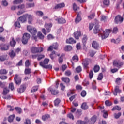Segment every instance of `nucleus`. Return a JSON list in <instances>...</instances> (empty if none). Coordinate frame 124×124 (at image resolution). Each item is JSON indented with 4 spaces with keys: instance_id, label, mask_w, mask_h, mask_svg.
Instances as JSON below:
<instances>
[{
    "instance_id": "28",
    "label": "nucleus",
    "mask_w": 124,
    "mask_h": 124,
    "mask_svg": "<svg viewBox=\"0 0 124 124\" xmlns=\"http://www.w3.org/2000/svg\"><path fill=\"white\" fill-rule=\"evenodd\" d=\"M9 93V89L7 87H5L3 90V95H6Z\"/></svg>"
},
{
    "instance_id": "38",
    "label": "nucleus",
    "mask_w": 124,
    "mask_h": 124,
    "mask_svg": "<svg viewBox=\"0 0 124 124\" xmlns=\"http://www.w3.org/2000/svg\"><path fill=\"white\" fill-rule=\"evenodd\" d=\"M39 86H35L32 87L31 93H34L38 91Z\"/></svg>"
},
{
    "instance_id": "36",
    "label": "nucleus",
    "mask_w": 124,
    "mask_h": 124,
    "mask_svg": "<svg viewBox=\"0 0 124 124\" xmlns=\"http://www.w3.org/2000/svg\"><path fill=\"white\" fill-rule=\"evenodd\" d=\"M67 68V66H66V65H62L60 67V70L64 72Z\"/></svg>"
},
{
    "instance_id": "50",
    "label": "nucleus",
    "mask_w": 124,
    "mask_h": 124,
    "mask_svg": "<svg viewBox=\"0 0 124 124\" xmlns=\"http://www.w3.org/2000/svg\"><path fill=\"white\" fill-rule=\"evenodd\" d=\"M9 88L11 90V91H13V90H14V84H13V82H11L9 84Z\"/></svg>"
},
{
    "instance_id": "49",
    "label": "nucleus",
    "mask_w": 124,
    "mask_h": 124,
    "mask_svg": "<svg viewBox=\"0 0 124 124\" xmlns=\"http://www.w3.org/2000/svg\"><path fill=\"white\" fill-rule=\"evenodd\" d=\"M99 69H100V67L98 65H96L94 67V71L95 72H98Z\"/></svg>"
},
{
    "instance_id": "3",
    "label": "nucleus",
    "mask_w": 124,
    "mask_h": 124,
    "mask_svg": "<svg viewBox=\"0 0 124 124\" xmlns=\"http://www.w3.org/2000/svg\"><path fill=\"white\" fill-rule=\"evenodd\" d=\"M52 27H53V24L52 23H46L45 25V28H46V30H45V29H42V31L43 33L46 35L47 34V32L49 33L51 31V28Z\"/></svg>"
},
{
    "instance_id": "58",
    "label": "nucleus",
    "mask_w": 124,
    "mask_h": 124,
    "mask_svg": "<svg viewBox=\"0 0 124 124\" xmlns=\"http://www.w3.org/2000/svg\"><path fill=\"white\" fill-rule=\"evenodd\" d=\"M0 74H7V71L6 69L0 70Z\"/></svg>"
},
{
    "instance_id": "59",
    "label": "nucleus",
    "mask_w": 124,
    "mask_h": 124,
    "mask_svg": "<svg viewBox=\"0 0 124 124\" xmlns=\"http://www.w3.org/2000/svg\"><path fill=\"white\" fill-rule=\"evenodd\" d=\"M6 82L0 81V88H4Z\"/></svg>"
},
{
    "instance_id": "10",
    "label": "nucleus",
    "mask_w": 124,
    "mask_h": 124,
    "mask_svg": "<svg viewBox=\"0 0 124 124\" xmlns=\"http://www.w3.org/2000/svg\"><path fill=\"white\" fill-rule=\"evenodd\" d=\"M55 21H57L58 24H65L66 23V20L62 17H61L59 19L57 17V16H55Z\"/></svg>"
},
{
    "instance_id": "4",
    "label": "nucleus",
    "mask_w": 124,
    "mask_h": 124,
    "mask_svg": "<svg viewBox=\"0 0 124 124\" xmlns=\"http://www.w3.org/2000/svg\"><path fill=\"white\" fill-rule=\"evenodd\" d=\"M31 52L33 54H36V53H41L43 51V48L40 47H37L36 46H32L31 48Z\"/></svg>"
},
{
    "instance_id": "30",
    "label": "nucleus",
    "mask_w": 124,
    "mask_h": 124,
    "mask_svg": "<svg viewBox=\"0 0 124 124\" xmlns=\"http://www.w3.org/2000/svg\"><path fill=\"white\" fill-rule=\"evenodd\" d=\"M9 55L12 59H13L15 57H16V53L14 51L12 50L11 52L9 53Z\"/></svg>"
},
{
    "instance_id": "7",
    "label": "nucleus",
    "mask_w": 124,
    "mask_h": 124,
    "mask_svg": "<svg viewBox=\"0 0 124 124\" xmlns=\"http://www.w3.org/2000/svg\"><path fill=\"white\" fill-rule=\"evenodd\" d=\"M92 62V61L90 59H85L83 60L82 64L84 67V68H88L89 64Z\"/></svg>"
},
{
    "instance_id": "64",
    "label": "nucleus",
    "mask_w": 124,
    "mask_h": 124,
    "mask_svg": "<svg viewBox=\"0 0 124 124\" xmlns=\"http://www.w3.org/2000/svg\"><path fill=\"white\" fill-rule=\"evenodd\" d=\"M2 5L4 6H7L8 5V2L6 0H3L2 1Z\"/></svg>"
},
{
    "instance_id": "26",
    "label": "nucleus",
    "mask_w": 124,
    "mask_h": 124,
    "mask_svg": "<svg viewBox=\"0 0 124 124\" xmlns=\"http://www.w3.org/2000/svg\"><path fill=\"white\" fill-rule=\"evenodd\" d=\"M14 118H15V115L13 114L12 115H10L8 118V121L9 123H12L13 122V120H14Z\"/></svg>"
},
{
    "instance_id": "11",
    "label": "nucleus",
    "mask_w": 124,
    "mask_h": 124,
    "mask_svg": "<svg viewBox=\"0 0 124 124\" xmlns=\"http://www.w3.org/2000/svg\"><path fill=\"white\" fill-rule=\"evenodd\" d=\"M58 47H59L58 43H54L52 46H50L48 47L47 51H53V49H54V50H57V49H58Z\"/></svg>"
},
{
    "instance_id": "20",
    "label": "nucleus",
    "mask_w": 124,
    "mask_h": 124,
    "mask_svg": "<svg viewBox=\"0 0 124 124\" xmlns=\"http://www.w3.org/2000/svg\"><path fill=\"white\" fill-rule=\"evenodd\" d=\"M25 90H26V86L24 85H21L20 88L18 90V92L19 93H22L25 92Z\"/></svg>"
},
{
    "instance_id": "52",
    "label": "nucleus",
    "mask_w": 124,
    "mask_h": 124,
    "mask_svg": "<svg viewBox=\"0 0 124 124\" xmlns=\"http://www.w3.org/2000/svg\"><path fill=\"white\" fill-rule=\"evenodd\" d=\"M73 9L74 10V11H76L79 9V7H77V5H76V3H74L73 4Z\"/></svg>"
},
{
    "instance_id": "44",
    "label": "nucleus",
    "mask_w": 124,
    "mask_h": 124,
    "mask_svg": "<svg viewBox=\"0 0 124 124\" xmlns=\"http://www.w3.org/2000/svg\"><path fill=\"white\" fill-rule=\"evenodd\" d=\"M26 67H29L31 65V62H30L29 60H27L25 62Z\"/></svg>"
},
{
    "instance_id": "27",
    "label": "nucleus",
    "mask_w": 124,
    "mask_h": 124,
    "mask_svg": "<svg viewBox=\"0 0 124 124\" xmlns=\"http://www.w3.org/2000/svg\"><path fill=\"white\" fill-rule=\"evenodd\" d=\"M81 108L83 110H87L89 108V106L87 105V103H83L81 106Z\"/></svg>"
},
{
    "instance_id": "45",
    "label": "nucleus",
    "mask_w": 124,
    "mask_h": 124,
    "mask_svg": "<svg viewBox=\"0 0 124 124\" xmlns=\"http://www.w3.org/2000/svg\"><path fill=\"white\" fill-rule=\"evenodd\" d=\"M9 111H10V112H13V111H14V109L15 108H13V107L11 106V105H8L7 106Z\"/></svg>"
},
{
    "instance_id": "22",
    "label": "nucleus",
    "mask_w": 124,
    "mask_h": 124,
    "mask_svg": "<svg viewBox=\"0 0 124 124\" xmlns=\"http://www.w3.org/2000/svg\"><path fill=\"white\" fill-rule=\"evenodd\" d=\"M26 15H27V18H28V19L29 24H31V22H32L33 17L31 15H29L28 14H27Z\"/></svg>"
},
{
    "instance_id": "1",
    "label": "nucleus",
    "mask_w": 124,
    "mask_h": 124,
    "mask_svg": "<svg viewBox=\"0 0 124 124\" xmlns=\"http://www.w3.org/2000/svg\"><path fill=\"white\" fill-rule=\"evenodd\" d=\"M99 28V25H96L93 29V32L95 34L100 32L99 34V36L102 38V39H105L109 36L110 32H111V30L109 29L106 30L105 31H103L102 29H98Z\"/></svg>"
},
{
    "instance_id": "29",
    "label": "nucleus",
    "mask_w": 124,
    "mask_h": 124,
    "mask_svg": "<svg viewBox=\"0 0 124 124\" xmlns=\"http://www.w3.org/2000/svg\"><path fill=\"white\" fill-rule=\"evenodd\" d=\"M50 92H51V94L53 95H57V94H59V91L56 90H50Z\"/></svg>"
},
{
    "instance_id": "55",
    "label": "nucleus",
    "mask_w": 124,
    "mask_h": 124,
    "mask_svg": "<svg viewBox=\"0 0 124 124\" xmlns=\"http://www.w3.org/2000/svg\"><path fill=\"white\" fill-rule=\"evenodd\" d=\"M36 15H38V16H41V17L43 16V12H42L41 11L36 12Z\"/></svg>"
},
{
    "instance_id": "63",
    "label": "nucleus",
    "mask_w": 124,
    "mask_h": 124,
    "mask_svg": "<svg viewBox=\"0 0 124 124\" xmlns=\"http://www.w3.org/2000/svg\"><path fill=\"white\" fill-rule=\"evenodd\" d=\"M45 56L44 55H40L38 56L37 60L38 61H40L41 60H42V59L44 58Z\"/></svg>"
},
{
    "instance_id": "40",
    "label": "nucleus",
    "mask_w": 124,
    "mask_h": 124,
    "mask_svg": "<svg viewBox=\"0 0 124 124\" xmlns=\"http://www.w3.org/2000/svg\"><path fill=\"white\" fill-rule=\"evenodd\" d=\"M121 107L119 106H116L112 108V111H115V110H117L118 111H121Z\"/></svg>"
},
{
    "instance_id": "2",
    "label": "nucleus",
    "mask_w": 124,
    "mask_h": 124,
    "mask_svg": "<svg viewBox=\"0 0 124 124\" xmlns=\"http://www.w3.org/2000/svg\"><path fill=\"white\" fill-rule=\"evenodd\" d=\"M27 30L29 32H30L32 34L34 40L37 39V36H35L36 33H37V30L34 27H32L31 26H27Z\"/></svg>"
},
{
    "instance_id": "16",
    "label": "nucleus",
    "mask_w": 124,
    "mask_h": 124,
    "mask_svg": "<svg viewBox=\"0 0 124 124\" xmlns=\"http://www.w3.org/2000/svg\"><path fill=\"white\" fill-rule=\"evenodd\" d=\"M9 49V45H3L2 46L0 50L1 51H7V50Z\"/></svg>"
},
{
    "instance_id": "53",
    "label": "nucleus",
    "mask_w": 124,
    "mask_h": 124,
    "mask_svg": "<svg viewBox=\"0 0 124 124\" xmlns=\"http://www.w3.org/2000/svg\"><path fill=\"white\" fill-rule=\"evenodd\" d=\"M76 71L78 73H79V72L82 71V67H81L80 66H78L76 68Z\"/></svg>"
},
{
    "instance_id": "47",
    "label": "nucleus",
    "mask_w": 124,
    "mask_h": 124,
    "mask_svg": "<svg viewBox=\"0 0 124 124\" xmlns=\"http://www.w3.org/2000/svg\"><path fill=\"white\" fill-rule=\"evenodd\" d=\"M95 16V14H92L88 16V18L89 20H92V19H93Z\"/></svg>"
},
{
    "instance_id": "54",
    "label": "nucleus",
    "mask_w": 124,
    "mask_h": 124,
    "mask_svg": "<svg viewBox=\"0 0 124 124\" xmlns=\"http://www.w3.org/2000/svg\"><path fill=\"white\" fill-rule=\"evenodd\" d=\"M120 116H122V113L121 112H119L118 114H114V118H115V119H119Z\"/></svg>"
},
{
    "instance_id": "15",
    "label": "nucleus",
    "mask_w": 124,
    "mask_h": 124,
    "mask_svg": "<svg viewBox=\"0 0 124 124\" xmlns=\"http://www.w3.org/2000/svg\"><path fill=\"white\" fill-rule=\"evenodd\" d=\"M66 43L68 44H73V43H76V41L73 38H70L66 40Z\"/></svg>"
},
{
    "instance_id": "9",
    "label": "nucleus",
    "mask_w": 124,
    "mask_h": 124,
    "mask_svg": "<svg viewBox=\"0 0 124 124\" xmlns=\"http://www.w3.org/2000/svg\"><path fill=\"white\" fill-rule=\"evenodd\" d=\"M123 64H124V63L120 61L115 60L113 62V65L115 67H118V68H121V66L123 65Z\"/></svg>"
},
{
    "instance_id": "17",
    "label": "nucleus",
    "mask_w": 124,
    "mask_h": 124,
    "mask_svg": "<svg viewBox=\"0 0 124 124\" xmlns=\"http://www.w3.org/2000/svg\"><path fill=\"white\" fill-rule=\"evenodd\" d=\"M65 6V4L64 3H62L58 4H57L55 7L54 9H59V8H62L63 7H64Z\"/></svg>"
},
{
    "instance_id": "48",
    "label": "nucleus",
    "mask_w": 124,
    "mask_h": 124,
    "mask_svg": "<svg viewBox=\"0 0 124 124\" xmlns=\"http://www.w3.org/2000/svg\"><path fill=\"white\" fill-rule=\"evenodd\" d=\"M103 79V74L100 73L98 76L97 80H99V81H101Z\"/></svg>"
},
{
    "instance_id": "24",
    "label": "nucleus",
    "mask_w": 124,
    "mask_h": 124,
    "mask_svg": "<svg viewBox=\"0 0 124 124\" xmlns=\"http://www.w3.org/2000/svg\"><path fill=\"white\" fill-rule=\"evenodd\" d=\"M73 49L72 46L70 45H67L64 47V50L67 52H69L70 51H71Z\"/></svg>"
},
{
    "instance_id": "42",
    "label": "nucleus",
    "mask_w": 124,
    "mask_h": 124,
    "mask_svg": "<svg viewBox=\"0 0 124 124\" xmlns=\"http://www.w3.org/2000/svg\"><path fill=\"white\" fill-rule=\"evenodd\" d=\"M56 56V52L55 51H52L51 54L50 55V58L51 59V60H53L54 57Z\"/></svg>"
},
{
    "instance_id": "21",
    "label": "nucleus",
    "mask_w": 124,
    "mask_h": 124,
    "mask_svg": "<svg viewBox=\"0 0 124 124\" xmlns=\"http://www.w3.org/2000/svg\"><path fill=\"white\" fill-rule=\"evenodd\" d=\"M78 60H79V58H78V56L75 55L73 57L72 60H71V62L72 64H73V62H77Z\"/></svg>"
},
{
    "instance_id": "57",
    "label": "nucleus",
    "mask_w": 124,
    "mask_h": 124,
    "mask_svg": "<svg viewBox=\"0 0 124 124\" xmlns=\"http://www.w3.org/2000/svg\"><path fill=\"white\" fill-rule=\"evenodd\" d=\"M115 92H116V93H122V91L119 89V86H115Z\"/></svg>"
},
{
    "instance_id": "35",
    "label": "nucleus",
    "mask_w": 124,
    "mask_h": 124,
    "mask_svg": "<svg viewBox=\"0 0 124 124\" xmlns=\"http://www.w3.org/2000/svg\"><path fill=\"white\" fill-rule=\"evenodd\" d=\"M37 37H39L40 39H44V35L42 34V33L41 32H39Z\"/></svg>"
},
{
    "instance_id": "12",
    "label": "nucleus",
    "mask_w": 124,
    "mask_h": 124,
    "mask_svg": "<svg viewBox=\"0 0 124 124\" xmlns=\"http://www.w3.org/2000/svg\"><path fill=\"white\" fill-rule=\"evenodd\" d=\"M96 119H97V118H96V116H93L91 119H90L88 122H87V124L88 123L89 124H93L95 123V122H96Z\"/></svg>"
},
{
    "instance_id": "5",
    "label": "nucleus",
    "mask_w": 124,
    "mask_h": 124,
    "mask_svg": "<svg viewBox=\"0 0 124 124\" xmlns=\"http://www.w3.org/2000/svg\"><path fill=\"white\" fill-rule=\"evenodd\" d=\"M30 38H31V35H30V34L28 33H24L22 39V43L23 44H27Z\"/></svg>"
},
{
    "instance_id": "39",
    "label": "nucleus",
    "mask_w": 124,
    "mask_h": 124,
    "mask_svg": "<svg viewBox=\"0 0 124 124\" xmlns=\"http://www.w3.org/2000/svg\"><path fill=\"white\" fill-rule=\"evenodd\" d=\"M43 65V68H45L46 69H52V65Z\"/></svg>"
},
{
    "instance_id": "25",
    "label": "nucleus",
    "mask_w": 124,
    "mask_h": 124,
    "mask_svg": "<svg viewBox=\"0 0 124 124\" xmlns=\"http://www.w3.org/2000/svg\"><path fill=\"white\" fill-rule=\"evenodd\" d=\"M82 43L84 46H86V43H87V40H88V36L84 35L82 38Z\"/></svg>"
},
{
    "instance_id": "37",
    "label": "nucleus",
    "mask_w": 124,
    "mask_h": 124,
    "mask_svg": "<svg viewBox=\"0 0 124 124\" xmlns=\"http://www.w3.org/2000/svg\"><path fill=\"white\" fill-rule=\"evenodd\" d=\"M24 73L26 75L28 74H31V70L30 68H26L25 69Z\"/></svg>"
},
{
    "instance_id": "41",
    "label": "nucleus",
    "mask_w": 124,
    "mask_h": 124,
    "mask_svg": "<svg viewBox=\"0 0 124 124\" xmlns=\"http://www.w3.org/2000/svg\"><path fill=\"white\" fill-rule=\"evenodd\" d=\"M49 118H50V115H49V114H46L42 116V120L43 121H46V120H48Z\"/></svg>"
},
{
    "instance_id": "46",
    "label": "nucleus",
    "mask_w": 124,
    "mask_h": 124,
    "mask_svg": "<svg viewBox=\"0 0 124 124\" xmlns=\"http://www.w3.org/2000/svg\"><path fill=\"white\" fill-rule=\"evenodd\" d=\"M23 0H15L13 2L14 4H19V3H22Z\"/></svg>"
},
{
    "instance_id": "18",
    "label": "nucleus",
    "mask_w": 124,
    "mask_h": 124,
    "mask_svg": "<svg viewBox=\"0 0 124 124\" xmlns=\"http://www.w3.org/2000/svg\"><path fill=\"white\" fill-rule=\"evenodd\" d=\"M92 47L94 48V49H98V48H99V44H98L96 41H93L92 43Z\"/></svg>"
},
{
    "instance_id": "33",
    "label": "nucleus",
    "mask_w": 124,
    "mask_h": 124,
    "mask_svg": "<svg viewBox=\"0 0 124 124\" xmlns=\"http://www.w3.org/2000/svg\"><path fill=\"white\" fill-rule=\"evenodd\" d=\"M10 44L11 46H14L15 45H16V41L14 40V38H12V41H10Z\"/></svg>"
},
{
    "instance_id": "56",
    "label": "nucleus",
    "mask_w": 124,
    "mask_h": 124,
    "mask_svg": "<svg viewBox=\"0 0 124 124\" xmlns=\"http://www.w3.org/2000/svg\"><path fill=\"white\" fill-rule=\"evenodd\" d=\"M60 102H61V100H60L59 99H56L54 101V104L55 106L59 105Z\"/></svg>"
},
{
    "instance_id": "8",
    "label": "nucleus",
    "mask_w": 124,
    "mask_h": 124,
    "mask_svg": "<svg viewBox=\"0 0 124 124\" xmlns=\"http://www.w3.org/2000/svg\"><path fill=\"white\" fill-rule=\"evenodd\" d=\"M123 21H124V17H121L120 15L116 16L115 18V24H121L123 23Z\"/></svg>"
},
{
    "instance_id": "43",
    "label": "nucleus",
    "mask_w": 124,
    "mask_h": 124,
    "mask_svg": "<svg viewBox=\"0 0 124 124\" xmlns=\"http://www.w3.org/2000/svg\"><path fill=\"white\" fill-rule=\"evenodd\" d=\"M76 124H88V122L82 120H78Z\"/></svg>"
},
{
    "instance_id": "23",
    "label": "nucleus",
    "mask_w": 124,
    "mask_h": 124,
    "mask_svg": "<svg viewBox=\"0 0 124 124\" xmlns=\"http://www.w3.org/2000/svg\"><path fill=\"white\" fill-rule=\"evenodd\" d=\"M81 20H82V18H81V16L80 15V14H78L75 19V22L76 24H78V23H79L80 21H81Z\"/></svg>"
},
{
    "instance_id": "6",
    "label": "nucleus",
    "mask_w": 124,
    "mask_h": 124,
    "mask_svg": "<svg viewBox=\"0 0 124 124\" xmlns=\"http://www.w3.org/2000/svg\"><path fill=\"white\" fill-rule=\"evenodd\" d=\"M14 81L16 85H21L22 82V78L20 77L18 74H16L14 78Z\"/></svg>"
},
{
    "instance_id": "34",
    "label": "nucleus",
    "mask_w": 124,
    "mask_h": 124,
    "mask_svg": "<svg viewBox=\"0 0 124 124\" xmlns=\"http://www.w3.org/2000/svg\"><path fill=\"white\" fill-rule=\"evenodd\" d=\"M7 58V55H2L0 56V60L1 62H4L6 60V58Z\"/></svg>"
},
{
    "instance_id": "19",
    "label": "nucleus",
    "mask_w": 124,
    "mask_h": 124,
    "mask_svg": "<svg viewBox=\"0 0 124 124\" xmlns=\"http://www.w3.org/2000/svg\"><path fill=\"white\" fill-rule=\"evenodd\" d=\"M74 37L76 38V39H79V37L81 36V31H76L74 33Z\"/></svg>"
},
{
    "instance_id": "13",
    "label": "nucleus",
    "mask_w": 124,
    "mask_h": 124,
    "mask_svg": "<svg viewBox=\"0 0 124 124\" xmlns=\"http://www.w3.org/2000/svg\"><path fill=\"white\" fill-rule=\"evenodd\" d=\"M49 62H50V60L49 59L46 58L43 62H40V65L42 66V67H43V65H46V64H48V63H49Z\"/></svg>"
},
{
    "instance_id": "60",
    "label": "nucleus",
    "mask_w": 124,
    "mask_h": 124,
    "mask_svg": "<svg viewBox=\"0 0 124 124\" xmlns=\"http://www.w3.org/2000/svg\"><path fill=\"white\" fill-rule=\"evenodd\" d=\"M67 117L69 119H71V120H74V116H73V114L71 113H69L67 115Z\"/></svg>"
},
{
    "instance_id": "14",
    "label": "nucleus",
    "mask_w": 124,
    "mask_h": 124,
    "mask_svg": "<svg viewBox=\"0 0 124 124\" xmlns=\"http://www.w3.org/2000/svg\"><path fill=\"white\" fill-rule=\"evenodd\" d=\"M19 20L21 23L27 22V14L24 15L19 18Z\"/></svg>"
},
{
    "instance_id": "32",
    "label": "nucleus",
    "mask_w": 124,
    "mask_h": 124,
    "mask_svg": "<svg viewBox=\"0 0 124 124\" xmlns=\"http://www.w3.org/2000/svg\"><path fill=\"white\" fill-rule=\"evenodd\" d=\"M15 110L18 113V114H21L22 112V108L19 107H16L15 108Z\"/></svg>"
},
{
    "instance_id": "62",
    "label": "nucleus",
    "mask_w": 124,
    "mask_h": 124,
    "mask_svg": "<svg viewBox=\"0 0 124 124\" xmlns=\"http://www.w3.org/2000/svg\"><path fill=\"white\" fill-rule=\"evenodd\" d=\"M63 62V56H61L59 59V63H62Z\"/></svg>"
},
{
    "instance_id": "31",
    "label": "nucleus",
    "mask_w": 124,
    "mask_h": 124,
    "mask_svg": "<svg viewBox=\"0 0 124 124\" xmlns=\"http://www.w3.org/2000/svg\"><path fill=\"white\" fill-rule=\"evenodd\" d=\"M62 81L63 82H64L65 83H69L70 80L69 79V78H64L62 77L61 78Z\"/></svg>"
},
{
    "instance_id": "61",
    "label": "nucleus",
    "mask_w": 124,
    "mask_h": 124,
    "mask_svg": "<svg viewBox=\"0 0 124 124\" xmlns=\"http://www.w3.org/2000/svg\"><path fill=\"white\" fill-rule=\"evenodd\" d=\"M103 4H104V5H109V4H110V1H109V0H104Z\"/></svg>"
},
{
    "instance_id": "51",
    "label": "nucleus",
    "mask_w": 124,
    "mask_h": 124,
    "mask_svg": "<svg viewBox=\"0 0 124 124\" xmlns=\"http://www.w3.org/2000/svg\"><path fill=\"white\" fill-rule=\"evenodd\" d=\"M106 106H111L112 104V102L109 101V100H106L105 102Z\"/></svg>"
}]
</instances>
